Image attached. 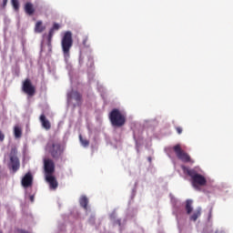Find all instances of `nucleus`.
Listing matches in <instances>:
<instances>
[{"label":"nucleus","mask_w":233,"mask_h":233,"mask_svg":"<svg viewBox=\"0 0 233 233\" xmlns=\"http://www.w3.org/2000/svg\"><path fill=\"white\" fill-rule=\"evenodd\" d=\"M7 2H8V0H3V5H4V7L6 5Z\"/></svg>","instance_id":"cd10ccee"},{"label":"nucleus","mask_w":233,"mask_h":233,"mask_svg":"<svg viewBox=\"0 0 233 233\" xmlns=\"http://www.w3.org/2000/svg\"><path fill=\"white\" fill-rule=\"evenodd\" d=\"M49 152L54 159H59L60 156L63 154V149L60 143L53 142L48 144Z\"/></svg>","instance_id":"39448f33"},{"label":"nucleus","mask_w":233,"mask_h":233,"mask_svg":"<svg viewBox=\"0 0 233 233\" xmlns=\"http://www.w3.org/2000/svg\"><path fill=\"white\" fill-rule=\"evenodd\" d=\"M23 91L30 96H33L35 93V88L32 85L30 79H25L23 83Z\"/></svg>","instance_id":"6e6552de"},{"label":"nucleus","mask_w":233,"mask_h":233,"mask_svg":"<svg viewBox=\"0 0 233 233\" xmlns=\"http://www.w3.org/2000/svg\"><path fill=\"white\" fill-rule=\"evenodd\" d=\"M87 41H88V37L86 36V37L84 38V40H83V45H84L86 47H88V46H89V45H87Z\"/></svg>","instance_id":"4be33fe9"},{"label":"nucleus","mask_w":233,"mask_h":233,"mask_svg":"<svg viewBox=\"0 0 233 233\" xmlns=\"http://www.w3.org/2000/svg\"><path fill=\"white\" fill-rule=\"evenodd\" d=\"M14 133L16 138H20L22 137V129L19 127H15Z\"/></svg>","instance_id":"6ab92c4d"},{"label":"nucleus","mask_w":233,"mask_h":233,"mask_svg":"<svg viewBox=\"0 0 233 233\" xmlns=\"http://www.w3.org/2000/svg\"><path fill=\"white\" fill-rule=\"evenodd\" d=\"M109 119L114 127H122L127 122L126 115L117 108H115L110 112Z\"/></svg>","instance_id":"f03ea898"},{"label":"nucleus","mask_w":233,"mask_h":233,"mask_svg":"<svg viewBox=\"0 0 233 233\" xmlns=\"http://www.w3.org/2000/svg\"><path fill=\"white\" fill-rule=\"evenodd\" d=\"M176 130H177V132L178 134H181V133L183 132V129H182V127H176Z\"/></svg>","instance_id":"b1692460"},{"label":"nucleus","mask_w":233,"mask_h":233,"mask_svg":"<svg viewBox=\"0 0 233 233\" xmlns=\"http://www.w3.org/2000/svg\"><path fill=\"white\" fill-rule=\"evenodd\" d=\"M61 46L64 55L69 56L70 49L73 46L72 33L70 31L65 33L61 41Z\"/></svg>","instance_id":"7ed1b4c3"},{"label":"nucleus","mask_w":233,"mask_h":233,"mask_svg":"<svg viewBox=\"0 0 233 233\" xmlns=\"http://www.w3.org/2000/svg\"><path fill=\"white\" fill-rule=\"evenodd\" d=\"M59 28H60V25L58 24L55 23L53 25V27L50 29L49 35H48V46H51V41H52L55 30H59Z\"/></svg>","instance_id":"4468645a"},{"label":"nucleus","mask_w":233,"mask_h":233,"mask_svg":"<svg viewBox=\"0 0 233 233\" xmlns=\"http://www.w3.org/2000/svg\"><path fill=\"white\" fill-rule=\"evenodd\" d=\"M13 7L15 11L19 10V3L18 0H12Z\"/></svg>","instance_id":"aec40b11"},{"label":"nucleus","mask_w":233,"mask_h":233,"mask_svg":"<svg viewBox=\"0 0 233 233\" xmlns=\"http://www.w3.org/2000/svg\"><path fill=\"white\" fill-rule=\"evenodd\" d=\"M79 137L83 147H89V141L87 139H83L81 136Z\"/></svg>","instance_id":"412c9836"},{"label":"nucleus","mask_w":233,"mask_h":233,"mask_svg":"<svg viewBox=\"0 0 233 233\" xmlns=\"http://www.w3.org/2000/svg\"><path fill=\"white\" fill-rule=\"evenodd\" d=\"M192 203L193 201L188 199L187 200L186 202V210H187V214H191L192 210H193V208H192Z\"/></svg>","instance_id":"a211bd4d"},{"label":"nucleus","mask_w":233,"mask_h":233,"mask_svg":"<svg viewBox=\"0 0 233 233\" xmlns=\"http://www.w3.org/2000/svg\"><path fill=\"white\" fill-rule=\"evenodd\" d=\"M10 163L13 172H17L20 168L19 158L17 157V149L16 147H12L10 151Z\"/></svg>","instance_id":"423d86ee"},{"label":"nucleus","mask_w":233,"mask_h":233,"mask_svg":"<svg viewBox=\"0 0 233 233\" xmlns=\"http://www.w3.org/2000/svg\"><path fill=\"white\" fill-rule=\"evenodd\" d=\"M29 199H30L31 203H34V201H35V195H30L29 196Z\"/></svg>","instance_id":"a878e982"},{"label":"nucleus","mask_w":233,"mask_h":233,"mask_svg":"<svg viewBox=\"0 0 233 233\" xmlns=\"http://www.w3.org/2000/svg\"><path fill=\"white\" fill-rule=\"evenodd\" d=\"M182 170L184 171V174H187L191 177L194 188L198 190L199 187H206L207 178L203 175L198 174L197 170L190 169L186 166H182Z\"/></svg>","instance_id":"f257e3e1"},{"label":"nucleus","mask_w":233,"mask_h":233,"mask_svg":"<svg viewBox=\"0 0 233 233\" xmlns=\"http://www.w3.org/2000/svg\"><path fill=\"white\" fill-rule=\"evenodd\" d=\"M212 212H213V208H211L209 210L208 221H211V219H212Z\"/></svg>","instance_id":"5701e85b"},{"label":"nucleus","mask_w":233,"mask_h":233,"mask_svg":"<svg viewBox=\"0 0 233 233\" xmlns=\"http://www.w3.org/2000/svg\"><path fill=\"white\" fill-rule=\"evenodd\" d=\"M201 214H202V208L199 207L190 216L189 218L190 221L196 222L198 219V218L201 216Z\"/></svg>","instance_id":"ddd939ff"},{"label":"nucleus","mask_w":233,"mask_h":233,"mask_svg":"<svg viewBox=\"0 0 233 233\" xmlns=\"http://www.w3.org/2000/svg\"><path fill=\"white\" fill-rule=\"evenodd\" d=\"M44 170H45V176H53L56 166L52 159L50 158H45L44 159Z\"/></svg>","instance_id":"0eeeda50"},{"label":"nucleus","mask_w":233,"mask_h":233,"mask_svg":"<svg viewBox=\"0 0 233 233\" xmlns=\"http://www.w3.org/2000/svg\"><path fill=\"white\" fill-rule=\"evenodd\" d=\"M4 139H5V135L0 130V141H4Z\"/></svg>","instance_id":"393cba45"},{"label":"nucleus","mask_w":233,"mask_h":233,"mask_svg":"<svg viewBox=\"0 0 233 233\" xmlns=\"http://www.w3.org/2000/svg\"><path fill=\"white\" fill-rule=\"evenodd\" d=\"M114 225H119V227H120V225H121V220H120V219L115 220Z\"/></svg>","instance_id":"bb28decb"},{"label":"nucleus","mask_w":233,"mask_h":233,"mask_svg":"<svg viewBox=\"0 0 233 233\" xmlns=\"http://www.w3.org/2000/svg\"><path fill=\"white\" fill-rule=\"evenodd\" d=\"M173 150L176 153L177 157H178L180 161H183V163H195V161L191 159V157L181 148L179 144L176 145L173 147Z\"/></svg>","instance_id":"20e7f679"},{"label":"nucleus","mask_w":233,"mask_h":233,"mask_svg":"<svg viewBox=\"0 0 233 233\" xmlns=\"http://www.w3.org/2000/svg\"><path fill=\"white\" fill-rule=\"evenodd\" d=\"M46 181L49 183L50 188H52V190H56V188H57L58 183L53 175L46 176Z\"/></svg>","instance_id":"9b49d317"},{"label":"nucleus","mask_w":233,"mask_h":233,"mask_svg":"<svg viewBox=\"0 0 233 233\" xmlns=\"http://www.w3.org/2000/svg\"><path fill=\"white\" fill-rule=\"evenodd\" d=\"M67 98L70 101L72 98H74L76 102L77 106H81L83 103V96L78 91L72 90L67 94Z\"/></svg>","instance_id":"1a4fd4ad"},{"label":"nucleus","mask_w":233,"mask_h":233,"mask_svg":"<svg viewBox=\"0 0 233 233\" xmlns=\"http://www.w3.org/2000/svg\"><path fill=\"white\" fill-rule=\"evenodd\" d=\"M40 122L42 124V127L46 129V130H49L51 128V124L49 122L48 119H46V116L44 114H42L40 116Z\"/></svg>","instance_id":"f8f14e48"},{"label":"nucleus","mask_w":233,"mask_h":233,"mask_svg":"<svg viewBox=\"0 0 233 233\" xmlns=\"http://www.w3.org/2000/svg\"><path fill=\"white\" fill-rule=\"evenodd\" d=\"M25 12L28 15H32L35 13V8L33 4L31 3H26L25 5Z\"/></svg>","instance_id":"2eb2a0df"},{"label":"nucleus","mask_w":233,"mask_h":233,"mask_svg":"<svg viewBox=\"0 0 233 233\" xmlns=\"http://www.w3.org/2000/svg\"><path fill=\"white\" fill-rule=\"evenodd\" d=\"M0 233H3V231L0 230Z\"/></svg>","instance_id":"c85d7f7f"},{"label":"nucleus","mask_w":233,"mask_h":233,"mask_svg":"<svg viewBox=\"0 0 233 233\" xmlns=\"http://www.w3.org/2000/svg\"><path fill=\"white\" fill-rule=\"evenodd\" d=\"M46 29V26L43 25L42 21H38L35 24V33H42Z\"/></svg>","instance_id":"dca6fc26"},{"label":"nucleus","mask_w":233,"mask_h":233,"mask_svg":"<svg viewBox=\"0 0 233 233\" xmlns=\"http://www.w3.org/2000/svg\"><path fill=\"white\" fill-rule=\"evenodd\" d=\"M21 185L24 188H29L33 185V176L30 172L26 173L21 180Z\"/></svg>","instance_id":"9d476101"},{"label":"nucleus","mask_w":233,"mask_h":233,"mask_svg":"<svg viewBox=\"0 0 233 233\" xmlns=\"http://www.w3.org/2000/svg\"><path fill=\"white\" fill-rule=\"evenodd\" d=\"M80 205L85 208V210H87V205H88V198L86 196H83L80 198Z\"/></svg>","instance_id":"f3484780"}]
</instances>
